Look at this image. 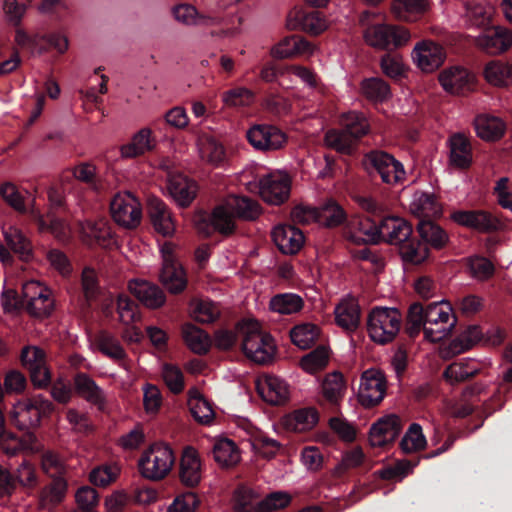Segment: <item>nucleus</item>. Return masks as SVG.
Segmentation results:
<instances>
[{
	"instance_id": "774afa93",
	"label": "nucleus",
	"mask_w": 512,
	"mask_h": 512,
	"mask_svg": "<svg viewBox=\"0 0 512 512\" xmlns=\"http://www.w3.org/2000/svg\"><path fill=\"white\" fill-rule=\"evenodd\" d=\"M120 466L112 464H104L94 468L89 474V480L92 484L99 487H106L116 481L120 475Z\"/></svg>"
},
{
	"instance_id": "7ed1b4c3",
	"label": "nucleus",
	"mask_w": 512,
	"mask_h": 512,
	"mask_svg": "<svg viewBox=\"0 0 512 512\" xmlns=\"http://www.w3.org/2000/svg\"><path fill=\"white\" fill-rule=\"evenodd\" d=\"M401 324L402 316L398 309L377 306L367 317L368 335L375 343L387 344L398 335Z\"/></svg>"
},
{
	"instance_id": "680f3d73",
	"label": "nucleus",
	"mask_w": 512,
	"mask_h": 512,
	"mask_svg": "<svg viewBox=\"0 0 512 512\" xmlns=\"http://www.w3.org/2000/svg\"><path fill=\"white\" fill-rule=\"evenodd\" d=\"M362 94L374 102H383L391 97L389 85L381 78L365 79L361 83Z\"/></svg>"
},
{
	"instance_id": "13d9d810",
	"label": "nucleus",
	"mask_w": 512,
	"mask_h": 512,
	"mask_svg": "<svg viewBox=\"0 0 512 512\" xmlns=\"http://www.w3.org/2000/svg\"><path fill=\"white\" fill-rule=\"evenodd\" d=\"M329 360V349L325 346H320L303 356L300 361V366L305 372L314 374L326 368Z\"/></svg>"
},
{
	"instance_id": "9d476101",
	"label": "nucleus",
	"mask_w": 512,
	"mask_h": 512,
	"mask_svg": "<svg viewBox=\"0 0 512 512\" xmlns=\"http://www.w3.org/2000/svg\"><path fill=\"white\" fill-rule=\"evenodd\" d=\"M387 382L384 374L377 369L363 372L358 389V400L364 407L378 405L384 398Z\"/></svg>"
},
{
	"instance_id": "4d7b16f0",
	"label": "nucleus",
	"mask_w": 512,
	"mask_h": 512,
	"mask_svg": "<svg viewBox=\"0 0 512 512\" xmlns=\"http://www.w3.org/2000/svg\"><path fill=\"white\" fill-rule=\"evenodd\" d=\"M270 309L279 314H293L299 312L304 301L301 296L294 293H284L274 296L270 300Z\"/></svg>"
},
{
	"instance_id": "052dcab7",
	"label": "nucleus",
	"mask_w": 512,
	"mask_h": 512,
	"mask_svg": "<svg viewBox=\"0 0 512 512\" xmlns=\"http://www.w3.org/2000/svg\"><path fill=\"white\" fill-rule=\"evenodd\" d=\"M319 334V327L312 323L297 325L290 332L292 342L301 349L311 347L318 339Z\"/></svg>"
},
{
	"instance_id": "4468645a",
	"label": "nucleus",
	"mask_w": 512,
	"mask_h": 512,
	"mask_svg": "<svg viewBox=\"0 0 512 512\" xmlns=\"http://www.w3.org/2000/svg\"><path fill=\"white\" fill-rule=\"evenodd\" d=\"M367 159L384 183L396 185L404 181L406 176L404 167L392 155L383 151H373L368 154Z\"/></svg>"
},
{
	"instance_id": "20e7f679",
	"label": "nucleus",
	"mask_w": 512,
	"mask_h": 512,
	"mask_svg": "<svg viewBox=\"0 0 512 512\" xmlns=\"http://www.w3.org/2000/svg\"><path fill=\"white\" fill-rule=\"evenodd\" d=\"M174 463L175 455L171 447L155 443L142 453L138 460V468L145 479L160 481L171 472Z\"/></svg>"
},
{
	"instance_id": "aec40b11",
	"label": "nucleus",
	"mask_w": 512,
	"mask_h": 512,
	"mask_svg": "<svg viewBox=\"0 0 512 512\" xmlns=\"http://www.w3.org/2000/svg\"><path fill=\"white\" fill-rule=\"evenodd\" d=\"M316 47L302 37L288 36L271 48V56L277 59L294 58L297 56L310 57Z\"/></svg>"
},
{
	"instance_id": "7c9ffc66",
	"label": "nucleus",
	"mask_w": 512,
	"mask_h": 512,
	"mask_svg": "<svg viewBox=\"0 0 512 512\" xmlns=\"http://www.w3.org/2000/svg\"><path fill=\"white\" fill-rule=\"evenodd\" d=\"M482 76L490 86L507 87L512 84V65L504 60H490L484 64Z\"/></svg>"
},
{
	"instance_id": "f704fd0d",
	"label": "nucleus",
	"mask_w": 512,
	"mask_h": 512,
	"mask_svg": "<svg viewBox=\"0 0 512 512\" xmlns=\"http://www.w3.org/2000/svg\"><path fill=\"white\" fill-rule=\"evenodd\" d=\"M474 128L479 138L487 142H494L503 137L506 124L499 117L481 114L474 119Z\"/></svg>"
},
{
	"instance_id": "c85d7f7f",
	"label": "nucleus",
	"mask_w": 512,
	"mask_h": 512,
	"mask_svg": "<svg viewBox=\"0 0 512 512\" xmlns=\"http://www.w3.org/2000/svg\"><path fill=\"white\" fill-rule=\"evenodd\" d=\"M494 14V7L488 3H468L462 19L467 29L484 30L492 25Z\"/></svg>"
},
{
	"instance_id": "1a4fd4ad",
	"label": "nucleus",
	"mask_w": 512,
	"mask_h": 512,
	"mask_svg": "<svg viewBox=\"0 0 512 512\" xmlns=\"http://www.w3.org/2000/svg\"><path fill=\"white\" fill-rule=\"evenodd\" d=\"M474 46L489 55H500L512 47V31L503 26L490 25L473 38Z\"/></svg>"
},
{
	"instance_id": "c9c22d12",
	"label": "nucleus",
	"mask_w": 512,
	"mask_h": 512,
	"mask_svg": "<svg viewBox=\"0 0 512 512\" xmlns=\"http://www.w3.org/2000/svg\"><path fill=\"white\" fill-rule=\"evenodd\" d=\"M409 208L421 220L441 215L442 208L433 194L417 191L413 194Z\"/></svg>"
},
{
	"instance_id": "ea45409f",
	"label": "nucleus",
	"mask_w": 512,
	"mask_h": 512,
	"mask_svg": "<svg viewBox=\"0 0 512 512\" xmlns=\"http://www.w3.org/2000/svg\"><path fill=\"white\" fill-rule=\"evenodd\" d=\"M209 221L213 229L223 236H231L236 231V216L227 200L213 209Z\"/></svg>"
},
{
	"instance_id": "2f4dec72",
	"label": "nucleus",
	"mask_w": 512,
	"mask_h": 512,
	"mask_svg": "<svg viewBox=\"0 0 512 512\" xmlns=\"http://www.w3.org/2000/svg\"><path fill=\"white\" fill-rule=\"evenodd\" d=\"M412 235L411 225L399 217H387L379 225V238L382 236L390 244L401 245Z\"/></svg>"
},
{
	"instance_id": "9b49d317",
	"label": "nucleus",
	"mask_w": 512,
	"mask_h": 512,
	"mask_svg": "<svg viewBox=\"0 0 512 512\" xmlns=\"http://www.w3.org/2000/svg\"><path fill=\"white\" fill-rule=\"evenodd\" d=\"M411 57L417 68L422 72L431 73L444 63L446 51L439 43L426 39L416 43Z\"/></svg>"
},
{
	"instance_id": "39448f33",
	"label": "nucleus",
	"mask_w": 512,
	"mask_h": 512,
	"mask_svg": "<svg viewBox=\"0 0 512 512\" xmlns=\"http://www.w3.org/2000/svg\"><path fill=\"white\" fill-rule=\"evenodd\" d=\"M54 410L51 401L41 395L18 401L12 408L11 420L20 430H29L40 425L43 417Z\"/></svg>"
},
{
	"instance_id": "37998d69",
	"label": "nucleus",
	"mask_w": 512,
	"mask_h": 512,
	"mask_svg": "<svg viewBox=\"0 0 512 512\" xmlns=\"http://www.w3.org/2000/svg\"><path fill=\"white\" fill-rule=\"evenodd\" d=\"M160 281L171 294H179L187 287V276L181 264L163 265Z\"/></svg>"
},
{
	"instance_id": "09e8293b",
	"label": "nucleus",
	"mask_w": 512,
	"mask_h": 512,
	"mask_svg": "<svg viewBox=\"0 0 512 512\" xmlns=\"http://www.w3.org/2000/svg\"><path fill=\"white\" fill-rule=\"evenodd\" d=\"M336 322L347 330H354L360 321V308L354 298L342 300L335 308Z\"/></svg>"
},
{
	"instance_id": "e433bc0d",
	"label": "nucleus",
	"mask_w": 512,
	"mask_h": 512,
	"mask_svg": "<svg viewBox=\"0 0 512 512\" xmlns=\"http://www.w3.org/2000/svg\"><path fill=\"white\" fill-rule=\"evenodd\" d=\"M29 214L33 221L36 222L40 232H49L61 241L69 238V226L62 220L52 218L49 215L47 216L48 219L46 220L41 214L40 210L35 206L34 202H32L29 208Z\"/></svg>"
},
{
	"instance_id": "6ab92c4d",
	"label": "nucleus",
	"mask_w": 512,
	"mask_h": 512,
	"mask_svg": "<svg viewBox=\"0 0 512 512\" xmlns=\"http://www.w3.org/2000/svg\"><path fill=\"white\" fill-rule=\"evenodd\" d=\"M196 146L198 156L205 165L216 168L225 163L227 158L226 149L216 137L202 134L198 137Z\"/></svg>"
},
{
	"instance_id": "338daca9",
	"label": "nucleus",
	"mask_w": 512,
	"mask_h": 512,
	"mask_svg": "<svg viewBox=\"0 0 512 512\" xmlns=\"http://www.w3.org/2000/svg\"><path fill=\"white\" fill-rule=\"evenodd\" d=\"M173 14L177 21L185 25H195L203 23L213 25L218 23L216 18L199 16L196 8L189 4H180L173 9Z\"/></svg>"
},
{
	"instance_id": "79ce46f5",
	"label": "nucleus",
	"mask_w": 512,
	"mask_h": 512,
	"mask_svg": "<svg viewBox=\"0 0 512 512\" xmlns=\"http://www.w3.org/2000/svg\"><path fill=\"white\" fill-rule=\"evenodd\" d=\"M344 377L339 372L327 374L321 384L322 397L333 406H338L346 393Z\"/></svg>"
},
{
	"instance_id": "f257e3e1",
	"label": "nucleus",
	"mask_w": 512,
	"mask_h": 512,
	"mask_svg": "<svg viewBox=\"0 0 512 512\" xmlns=\"http://www.w3.org/2000/svg\"><path fill=\"white\" fill-rule=\"evenodd\" d=\"M407 319L411 334L421 330L425 338L433 343L448 338L456 324V316L448 301L432 302L426 306L414 303L410 306Z\"/></svg>"
},
{
	"instance_id": "5fc2aeb1",
	"label": "nucleus",
	"mask_w": 512,
	"mask_h": 512,
	"mask_svg": "<svg viewBox=\"0 0 512 512\" xmlns=\"http://www.w3.org/2000/svg\"><path fill=\"white\" fill-rule=\"evenodd\" d=\"M280 74L282 76L294 75L308 87L317 90L322 95L327 91V87L321 82L317 74L305 66L286 65L280 69Z\"/></svg>"
},
{
	"instance_id": "6e6552de",
	"label": "nucleus",
	"mask_w": 512,
	"mask_h": 512,
	"mask_svg": "<svg viewBox=\"0 0 512 512\" xmlns=\"http://www.w3.org/2000/svg\"><path fill=\"white\" fill-rule=\"evenodd\" d=\"M23 303L30 315L46 317L54 308L51 290L39 281L30 280L22 285Z\"/></svg>"
},
{
	"instance_id": "423d86ee",
	"label": "nucleus",
	"mask_w": 512,
	"mask_h": 512,
	"mask_svg": "<svg viewBox=\"0 0 512 512\" xmlns=\"http://www.w3.org/2000/svg\"><path fill=\"white\" fill-rule=\"evenodd\" d=\"M363 38L367 45L375 49L388 50L390 46L396 49L406 46L412 36L406 27L380 23L366 27Z\"/></svg>"
},
{
	"instance_id": "0e129e2a",
	"label": "nucleus",
	"mask_w": 512,
	"mask_h": 512,
	"mask_svg": "<svg viewBox=\"0 0 512 512\" xmlns=\"http://www.w3.org/2000/svg\"><path fill=\"white\" fill-rule=\"evenodd\" d=\"M324 141L329 148L344 154L351 153L357 143L345 129L328 131Z\"/></svg>"
},
{
	"instance_id": "473e14b6",
	"label": "nucleus",
	"mask_w": 512,
	"mask_h": 512,
	"mask_svg": "<svg viewBox=\"0 0 512 512\" xmlns=\"http://www.w3.org/2000/svg\"><path fill=\"white\" fill-rule=\"evenodd\" d=\"M429 9L428 0H394L390 8L394 18L403 22H416Z\"/></svg>"
},
{
	"instance_id": "ddd939ff",
	"label": "nucleus",
	"mask_w": 512,
	"mask_h": 512,
	"mask_svg": "<svg viewBox=\"0 0 512 512\" xmlns=\"http://www.w3.org/2000/svg\"><path fill=\"white\" fill-rule=\"evenodd\" d=\"M21 363L29 373L33 384L39 388L49 384L51 376L46 364L45 352L37 346H26L21 351Z\"/></svg>"
},
{
	"instance_id": "bb28decb",
	"label": "nucleus",
	"mask_w": 512,
	"mask_h": 512,
	"mask_svg": "<svg viewBox=\"0 0 512 512\" xmlns=\"http://www.w3.org/2000/svg\"><path fill=\"white\" fill-rule=\"evenodd\" d=\"M168 191L176 204L188 207L195 199L198 186L195 181L182 174H173L169 178Z\"/></svg>"
},
{
	"instance_id": "cd10ccee",
	"label": "nucleus",
	"mask_w": 512,
	"mask_h": 512,
	"mask_svg": "<svg viewBox=\"0 0 512 512\" xmlns=\"http://www.w3.org/2000/svg\"><path fill=\"white\" fill-rule=\"evenodd\" d=\"M345 234L356 244L376 243L379 240V226L367 217H355L349 221Z\"/></svg>"
},
{
	"instance_id": "49530a36",
	"label": "nucleus",
	"mask_w": 512,
	"mask_h": 512,
	"mask_svg": "<svg viewBox=\"0 0 512 512\" xmlns=\"http://www.w3.org/2000/svg\"><path fill=\"white\" fill-rule=\"evenodd\" d=\"M3 235L7 245L19 255L22 260L28 261L32 257V244L29 239L15 226H3Z\"/></svg>"
},
{
	"instance_id": "c756f323",
	"label": "nucleus",
	"mask_w": 512,
	"mask_h": 512,
	"mask_svg": "<svg viewBox=\"0 0 512 512\" xmlns=\"http://www.w3.org/2000/svg\"><path fill=\"white\" fill-rule=\"evenodd\" d=\"M82 240L87 245L106 247L111 243V229L105 219L86 220L80 224Z\"/></svg>"
},
{
	"instance_id": "864d4df0",
	"label": "nucleus",
	"mask_w": 512,
	"mask_h": 512,
	"mask_svg": "<svg viewBox=\"0 0 512 512\" xmlns=\"http://www.w3.org/2000/svg\"><path fill=\"white\" fill-rule=\"evenodd\" d=\"M399 253L404 262L419 265L429 257V249L425 242L411 236L399 246Z\"/></svg>"
},
{
	"instance_id": "a878e982",
	"label": "nucleus",
	"mask_w": 512,
	"mask_h": 512,
	"mask_svg": "<svg viewBox=\"0 0 512 512\" xmlns=\"http://www.w3.org/2000/svg\"><path fill=\"white\" fill-rule=\"evenodd\" d=\"M202 464L198 452L192 447H186L180 460L179 477L187 487L197 486L202 477Z\"/></svg>"
},
{
	"instance_id": "a19ab883",
	"label": "nucleus",
	"mask_w": 512,
	"mask_h": 512,
	"mask_svg": "<svg viewBox=\"0 0 512 512\" xmlns=\"http://www.w3.org/2000/svg\"><path fill=\"white\" fill-rule=\"evenodd\" d=\"M74 384L78 394L86 401L98 406L99 409L105 407L106 397L103 390L87 374L76 375Z\"/></svg>"
},
{
	"instance_id": "6e6d98bb",
	"label": "nucleus",
	"mask_w": 512,
	"mask_h": 512,
	"mask_svg": "<svg viewBox=\"0 0 512 512\" xmlns=\"http://www.w3.org/2000/svg\"><path fill=\"white\" fill-rule=\"evenodd\" d=\"M418 232L422 240L435 249L443 248L448 242V235L445 231L432 221L420 220Z\"/></svg>"
},
{
	"instance_id": "603ef678",
	"label": "nucleus",
	"mask_w": 512,
	"mask_h": 512,
	"mask_svg": "<svg viewBox=\"0 0 512 512\" xmlns=\"http://www.w3.org/2000/svg\"><path fill=\"white\" fill-rule=\"evenodd\" d=\"M98 348L107 357L120 361V366L127 372L131 371V361L127 358L125 350L115 337L108 334L100 335Z\"/></svg>"
},
{
	"instance_id": "5701e85b",
	"label": "nucleus",
	"mask_w": 512,
	"mask_h": 512,
	"mask_svg": "<svg viewBox=\"0 0 512 512\" xmlns=\"http://www.w3.org/2000/svg\"><path fill=\"white\" fill-rule=\"evenodd\" d=\"M256 387L261 398L273 405L284 403L289 396L287 384L276 376L264 375L259 377L256 381Z\"/></svg>"
},
{
	"instance_id": "0eeeda50",
	"label": "nucleus",
	"mask_w": 512,
	"mask_h": 512,
	"mask_svg": "<svg viewBox=\"0 0 512 512\" xmlns=\"http://www.w3.org/2000/svg\"><path fill=\"white\" fill-rule=\"evenodd\" d=\"M113 220L127 229L138 227L142 220V207L139 200L130 192L117 193L110 202Z\"/></svg>"
},
{
	"instance_id": "3c124183",
	"label": "nucleus",
	"mask_w": 512,
	"mask_h": 512,
	"mask_svg": "<svg viewBox=\"0 0 512 512\" xmlns=\"http://www.w3.org/2000/svg\"><path fill=\"white\" fill-rule=\"evenodd\" d=\"M228 206L235 214L236 217L244 220H255L261 212L259 203L246 196L231 195L226 198Z\"/></svg>"
},
{
	"instance_id": "a211bd4d",
	"label": "nucleus",
	"mask_w": 512,
	"mask_h": 512,
	"mask_svg": "<svg viewBox=\"0 0 512 512\" xmlns=\"http://www.w3.org/2000/svg\"><path fill=\"white\" fill-rule=\"evenodd\" d=\"M286 27L291 31L302 30L316 36L328 28V22L319 12L295 8L287 16Z\"/></svg>"
},
{
	"instance_id": "58836bf2",
	"label": "nucleus",
	"mask_w": 512,
	"mask_h": 512,
	"mask_svg": "<svg viewBox=\"0 0 512 512\" xmlns=\"http://www.w3.org/2000/svg\"><path fill=\"white\" fill-rule=\"evenodd\" d=\"M188 406L194 419L204 425H209L215 418V411L208 401L196 388L188 391Z\"/></svg>"
},
{
	"instance_id": "8fccbe9b",
	"label": "nucleus",
	"mask_w": 512,
	"mask_h": 512,
	"mask_svg": "<svg viewBox=\"0 0 512 512\" xmlns=\"http://www.w3.org/2000/svg\"><path fill=\"white\" fill-rule=\"evenodd\" d=\"M319 421V413L313 407L299 409L284 419L285 426L293 431L303 432L314 428Z\"/></svg>"
},
{
	"instance_id": "b1692460",
	"label": "nucleus",
	"mask_w": 512,
	"mask_h": 512,
	"mask_svg": "<svg viewBox=\"0 0 512 512\" xmlns=\"http://www.w3.org/2000/svg\"><path fill=\"white\" fill-rule=\"evenodd\" d=\"M128 287L131 294L149 309H158L166 302L164 292L156 284L145 280H132Z\"/></svg>"
},
{
	"instance_id": "f03ea898",
	"label": "nucleus",
	"mask_w": 512,
	"mask_h": 512,
	"mask_svg": "<svg viewBox=\"0 0 512 512\" xmlns=\"http://www.w3.org/2000/svg\"><path fill=\"white\" fill-rule=\"evenodd\" d=\"M241 348L244 355L257 364L272 362L276 353L273 338L256 320H247L240 325Z\"/></svg>"
},
{
	"instance_id": "bf43d9fd",
	"label": "nucleus",
	"mask_w": 512,
	"mask_h": 512,
	"mask_svg": "<svg viewBox=\"0 0 512 512\" xmlns=\"http://www.w3.org/2000/svg\"><path fill=\"white\" fill-rule=\"evenodd\" d=\"M190 307L191 316L200 323H212L220 316V308L210 300H193Z\"/></svg>"
},
{
	"instance_id": "4c0bfd02",
	"label": "nucleus",
	"mask_w": 512,
	"mask_h": 512,
	"mask_svg": "<svg viewBox=\"0 0 512 512\" xmlns=\"http://www.w3.org/2000/svg\"><path fill=\"white\" fill-rule=\"evenodd\" d=\"M481 370L480 363L471 358H465L450 364L444 371L445 380L455 385L477 375Z\"/></svg>"
},
{
	"instance_id": "72a5a7b5",
	"label": "nucleus",
	"mask_w": 512,
	"mask_h": 512,
	"mask_svg": "<svg viewBox=\"0 0 512 512\" xmlns=\"http://www.w3.org/2000/svg\"><path fill=\"white\" fill-rule=\"evenodd\" d=\"M449 163L456 169H467L473 161L472 147L469 139L462 134H455L449 139Z\"/></svg>"
},
{
	"instance_id": "de8ad7c7",
	"label": "nucleus",
	"mask_w": 512,
	"mask_h": 512,
	"mask_svg": "<svg viewBox=\"0 0 512 512\" xmlns=\"http://www.w3.org/2000/svg\"><path fill=\"white\" fill-rule=\"evenodd\" d=\"M182 336L185 344L196 354H206L211 348L210 336L193 324L187 323L182 326Z\"/></svg>"
},
{
	"instance_id": "f8f14e48",
	"label": "nucleus",
	"mask_w": 512,
	"mask_h": 512,
	"mask_svg": "<svg viewBox=\"0 0 512 512\" xmlns=\"http://www.w3.org/2000/svg\"><path fill=\"white\" fill-rule=\"evenodd\" d=\"M442 88L452 95H463L471 92L476 84V76L462 66H450L438 75Z\"/></svg>"
},
{
	"instance_id": "a18cd8bd",
	"label": "nucleus",
	"mask_w": 512,
	"mask_h": 512,
	"mask_svg": "<svg viewBox=\"0 0 512 512\" xmlns=\"http://www.w3.org/2000/svg\"><path fill=\"white\" fill-rule=\"evenodd\" d=\"M213 456L214 460L222 468H231L241 460L237 445L228 438L216 440L213 446Z\"/></svg>"
},
{
	"instance_id": "c03bdc74",
	"label": "nucleus",
	"mask_w": 512,
	"mask_h": 512,
	"mask_svg": "<svg viewBox=\"0 0 512 512\" xmlns=\"http://www.w3.org/2000/svg\"><path fill=\"white\" fill-rule=\"evenodd\" d=\"M155 147L152 131L143 128L138 131L131 141L120 148L121 155L125 158H133L151 151Z\"/></svg>"
},
{
	"instance_id": "f3484780",
	"label": "nucleus",
	"mask_w": 512,
	"mask_h": 512,
	"mask_svg": "<svg viewBox=\"0 0 512 512\" xmlns=\"http://www.w3.org/2000/svg\"><path fill=\"white\" fill-rule=\"evenodd\" d=\"M451 219L461 226L482 233L496 231L501 226V222L485 210H457L451 214Z\"/></svg>"
},
{
	"instance_id": "2eb2a0df",
	"label": "nucleus",
	"mask_w": 512,
	"mask_h": 512,
	"mask_svg": "<svg viewBox=\"0 0 512 512\" xmlns=\"http://www.w3.org/2000/svg\"><path fill=\"white\" fill-rule=\"evenodd\" d=\"M262 199L272 205L286 201L290 194L291 181L285 173H272L263 177L258 184Z\"/></svg>"
},
{
	"instance_id": "412c9836",
	"label": "nucleus",
	"mask_w": 512,
	"mask_h": 512,
	"mask_svg": "<svg viewBox=\"0 0 512 512\" xmlns=\"http://www.w3.org/2000/svg\"><path fill=\"white\" fill-rule=\"evenodd\" d=\"M402 429L398 416L389 415L379 419L372 425L369 440L374 447H383L393 442Z\"/></svg>"
},
{
	"instance_id": "69168bd1",
	"label": "nucleus",
	"mask_w": 512,
	"mask_h": 512,
	"mask_svg": "<svg viewBox=\"0 0 512 512\" xmlns=\"http://www.w3.org/2000/svg\"><path fill=\"white\" fill-rule=\"evenodd\" d=\"M319 223L326 227H336L343 223L346 214L343 208L333 200L318 209Z\"/></svg>"
},
{
	"instance_id": "e2e57ef3",
	"label": "nucleus",
	"mask_w": 512,
	"mask_h": 512,
	"mask_svg": "<svg viewBox=\"0 0 512 512\" xmlns=\"http://www.w3.org/2000/svg\"><path fill=\"white\" fill-rule=\"evenodd\" d=\"M427 441L422 432L419 424L413 423L410 425L405 435L403 436L400 447L406 454L416 453L426 447Z\"/></svg>"
},
{
	"instance_id": "dca6fc26",
	"label": "nucleus",
	"mask_w": 512,
	"mask_h": 512,
	"mask_svg": "<svg viewBox=\"0 0 512 512\" xmlns=\"http://www.w3.org/2000/svg\"><path fill=\"white\" fill-rule=\"evenodd\" d=\"M249 143L257 150L272 151L282 148L286 142V135L272 125H254L246 133Z\"/></svg>"
},
{
	"instance_id": "393cba45",
	"label": "nucleus",
	"mask_w": 512,
	"mask_h": 512,
	"mask_svg": "<svg viewBox=\"0 0 512 512\" xmlns=\"http://www.w3.org/2000/svg\"><path fill=\"white\" fill-rule=\"evenodd\" d=\"M148 213L155 231L165 237L173 236L176 231L175 221L167 205L156 198L150 199Z\"/></svg>"
},
{
	"instance_id": "4be33fe9",
	"label": "nucleus",
	"mask_w": 512,
	"mask_h": 512,
	"mask_svg": "<svg viewBox=\"0 0 512 512\" xmlns=\"http://www.w3.org/2000/svg\"><path fill=\"white\" fill-rule=\"evenodd\" d=\"M272 237L278 249L287 255L298 253L304 245L303 232L291 225H278L272 231Z\"/></svg>"
}]
</instances>
